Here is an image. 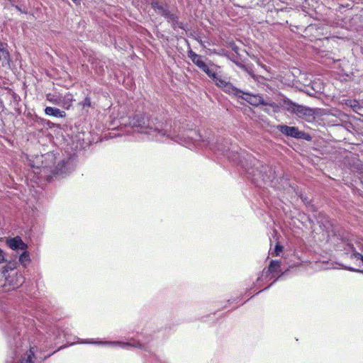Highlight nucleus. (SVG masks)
<instances>
[{"mask_svg":"<svg viewBox=\"0 0 363 363\" xmlns=\"http://www.w3.org/2000/svg\"><path fill=\"white\" fill-rule=\"evenodd\" d=\"M73 101V96L70 93H67L62 96L60 106L63 108L69 109L72 106Z\"/></svg>","mask_w":363,"mask_h":363,"instance_id":"obj_13","label":"nucleus"},{"mask_svg":"<svg viewBox=\"0 0 363 363\" xmlns=\"http://www.w3.org/2000/svg\"><path fill=\"white\" fill-rule=\"evenodd\" d=\"M67 173V169L66 167V164L65 162H60L55 168V170L52 172V175L50 176V179H60V176H63Z\"/></svg>","mask_w":363,"mask_h":363,"instance_id":"obj_10","label":"nucleus"},{"mask_svg":"<svg viewBox=\"0 0 363 363\" xmlns=\"http://www.w3.org/2000/svg\"><path fill=\"white\" fill-rule=\"evenodd\" d=\"M129 125L135 129V131L147 135L150 140L160 142L172 139L178 143L189 145L201 139V135L196 130L179 128L178 130L172 131L168 124L157 119H150L144 115H135L130 118Z\"/></svg>","mask_w":363,"mask_h":363,"instance_id":"obj_1","label":"nucleus"},{"mask_svg":"<svg viewBox=\"0 0 363 363\" xmlns=\"http://www.w3.org/2000/svg\"><path fill=\"white\" fill-rule=\"evenodd\" d=\"M279 267H280V262L277 260H272L270 262V264L269 267V271L272 273L276 272Z\"/></svg>","mask_w":363,"mask_h":363,"instance_id":"obj_18","label":"nucleus"},{"mask_svg":"<svg viewBox=\"0 0 363 363\" xmlns=\"http://www.w3.org/2000/svg\"><path fill=\"white\" fill-rule=\"evenodd\" d=\"M283 250V247L279 245H277L276 247H275V249H274V254L276 255V256H278L279 255V253L281 252H282Z\"/></svg>","mask_w":363,"mask_h":363,"instance_id":"obj_20","label":"nucleus"},{"mask_svg":"<svg viewBox=\"0 0 363 363\" xmlns=\"http://www.w3.org/2000/svg\"><path fill=\"white\" fill-rule=\"evenodd\" d=\"M214 83L220 87L225 92L234 96H240L241 90L235 87L227 79L217 76L213 80Z\"/></svg>","mask_w":363,"mask_h":363,"instance_id":"obj_6","label":"nucleus"},{"mask_svg":"<svg viewBox=\"0 0 363 363\" xmlns=\"http://www.w3.org/2000/svg\"><path fill=\"white\" fill-rule=\"evenodd\" d=\"M202 70L209 77L212 79L213 81L216 77L218 76L212 69H211L208 65H206L205 66V68H203Z\"/></svg>","mask_w":363,"mask_h":363,"instance_id":"obj_19","label":"nucleus"},{"mask_svg":"<svg viewBox=\"0 0 363 363\" xmlns=\"http://www.w3.org/2000/svg\"><path fill=\"white\" fill-rule=\"evenodd\" d=\"M350 271H357V272H361L359 269H355L354 268L349 267L348 268Z\"/></svg>","mask_w":363,"mask_h":363,"instance_id":"obj_25","label":"nucleus"},{"mask_svg":"<svg viewBox=\"0 0 363 363\" xmlns=\"http://www.w3.org/2000/svg\"><path fill=\"white\" fill-rule=\"evenodd\" d=\"M7 244L12 250H26L28 247L27 245L18 236L8 240Z\"/></svg>","mask_w":363,"mask_h":363,"instance_id":"obj_8","label":"nucleus"},{"mask_svg":"<svg viewBox=\"0 0 363 363\" xmlns=\"http://www.w3.org/2000/svg\"><path fill=\"white\" fill-rule=\"evenodd\" d=\"M287 110L296 114L299 118H304L308 121L314 118L315 111L312 108L291 101L287 104Z\"/></svg>","mask_w":363,"mask_h":363,"instance_id":"obj_4","label":"nucleus"},{"mask_svg":"<svg viewBox=\"0 0 363 363\" xmlns=\"http://www.w3.org/2000/svg\"><path fill=\"white\" fill-rule=\"evenodd\" d=\"M277 129L279 130L282 134L292 137L294 138H303L307 140L311 139V137L303 131H300L296 127L288 126L286 125H279Z\"/></svg>","mask_w":363,"mask_h":363,"instance_id":"obj_5","label":"nucleus"},{"mask_svg":"<svg viewBox=\"0 0 363 363\" xmlns=\"http://www.w3.org/2000/svg\"><path fill=\"white\" fill-rule=\"evenodd\" d=\"M236 96L245 100L250 104L255 106H257L259 105H264L267 106L264 109V111L267 113H269V109L268 107L272 108L274 113H278L279 111V106L278 104L272 101H265L262 96L259 94H251L248 92H244L241 91L240 96Z\"/></svg>","mask_w":363,"mask_h":363,"instance_id":"obj_2","label":"nucleus"},{"mask_svg":"<svg viewBox=\"0 0 363 363\" xmlns=\"http://www.w3.org/2000/svg\"><path fill=\"white\" fill-rule=\"evenodd\" d=\"M90 104H91V102H90L89 99L86 98V99H85V100H84V106H85V105H86V106H90Z\"/></svg>","mask_w":363,"mask_h":363,"instance_id":"obj_22","label":"nucleus"},{"mask_svg":"<svg viewBox=\"0 0 363 363\" xmlns=\"http://www.w3.org/2000/svg\"><path fill=\"white\" fill-rule=\"evenodd\" d=\"M82 343H86V344H97V345H106L108 347H121L122 348H126L128 347H135L138 348H142V345L140 342H137L135 344H132L130 342H108V341H91V340H85L82 342Z\"/></svg>","mask_w":363,"mask_h":363,"instance_id":"obj_7","label":"nucleus"},{"mask_svg":"<svg viewBox=\"0 0 363 363\" xmlns=\"http://www.w3.org/2000/svg\"><path fill=\"white\" fill-rule=\"evenodd\" d=\"M15 264H9L4 267L3 274L6 279V284L10 286L12 289H16L22 285L24 278L21 274L15 271Z\"/></svg>","mask_w":363,"mask_h":363,"instance_id":"obj_3","label":"nucleus"},{"mask_svg":"<svg viewBox=\"0 0 363 363\" xmlns=\"http://www.w3.org/2000/svg\"><path fill=\"white\" fill-rule=\"evenodd\" d=\"M19 262L23 266L26 267L30 262V256L28 252H24L19 257Z\"/></svg>","mask_w":363,"mask_h":363,"instance_id":"obj_17","label":"nucleus"},{"mask_svg":"<svg viewBox=\"0 0 363 363\" xmlns=\"http://www.w3.org/2000/svg\"><path fill=\"white\" fill-rule=\"evenodd\" d=\"M30 166H31L33 168H36V169H39V168H40V166H38V165L35 166V164H30Z\"/></svg>","mask_w":363,"mask_h":363,"instance_id":"obj_24","label":"nucleus"},{"mask_svg":"<svg viewBox=\"0 0 363 363\" xmlns=\"http://www.w3.org/2000/svg\"><path fill=\"white\" fill-rule=\"evenodd\" d=\"M187 55L191 60L194 64H195L201 69L205 68L206 64L203 61L202 57L201 55L193 52L191 50L188 51Z\"/></svg>","mask_w":363,"mask_h":363,"instance_id":"obj_9","label":"nucleus"},{"mask_svg":"<svg viewBox=\"0 0 363 363\" xmlns=\"http://www.w3.org/2000/svg\"><path fill=\"white\" fill-rule=\"evenodd\" d=\"M0 61L3 63H9V52L5 48L4 44L0 42Z\"/></svg>","mask_w":363,"mask_h":363,"instance_id":"obj_15","label":"nucleus"},{"mask_svg":"<svg viewBox=\"0 0 363 363\" xmlns=\"http://www.w3.org/2000/svg\"><path fill=\"white\" fill-rule=\"evenodd\" d=\"M62 96V95L59 93H54V94L50 93L46 95V99L50 103L60 106Z\"/></svg>","mask_w":363,"mask_h":363,"instance_id":"obj_14","label":"nucleus"},{"mask_svg":"<svg viewBox=\"0 0 363 363\" xmlns=\"http://www.w3.org/2000/svg\"><path fill=\"white\" fill-rule=\"evenodd\" d=\"M301 199L304 202L308 203V199L306 198L301 197Z\"/></svg>","mask_w":363,"mask_h":363,"instance_id":"obj_26","label":"nucleus"},{"mask_svg":"<svg viewBox=\"0 0 363 363\" xmlns=\"http://www.w3.org/2000/svg\"><path fill=\"white\" fill-rule=\"evenodd\" d=\"M360 252H357L354 247H352V252L350 255L351 259L354 260L359 263V266L363 265V245L359 246Z\"/></svg>","mask_w":363,"mask_h":363,"instance_id":"obj_11","label":"nucleus"},{"mask_svg":"<svg viewBox=\"0 0 363 363\" xmlns=\"http://www.w3.org/2000/svg\"><path fill=\"white\" fill-rule=\"evenodd\" d=\"M358 104V102L357 101H351L350 106L352 107H355Z\"/></svg>","mask_w":363,"mask_h":363,"instance_id":"obj_23","label":"nucleus"},{"mask_svg":"<svg viewBox=\"0 0 363 363\" xmlns=\"http://www.w3.org/2000/svg\"><path fill=\"white\" fill-rule=\"evenodd\" d=\"M5 261V254L4 251L0 248V264Z\"/></svg>","mask_w":363,"mask_h":363,"instance_id":"obj_21","label":"nucleus"},{"mask_svg":"<svg viewBox=\"0 0 363 363\" xmlns=\"http://www.w3.org/2000/svg\"><path fill=\"white\" fill-rule=\"evenodd\" d=\"M34 352L30 349L21 358L18 363H33Z\"/></svg>","mask_w":363,"mask_h":363,"instance_id":"obj_16","label":"nucleus"},{"mask_svg":"<svg viewBox=\"0 0 363 363\" xmlns=\"http://www.w3.org/2000/svg\"><path fill=\"white\" fill-rule=\"evenodd\" d=\"M41 157H42V156H41V157H37L36 158H37V160H40V159H41Z\"/></svg>","mask_w":363,"mask_h":363,"instance_id":"obj_27","label":"nucleus"},{"mask_svg":"<svg viewBox=\"0 0 363 363\" xmlns=\"http://www.w3.org/2000/svg\"><path fill=\"white\" fill-rule=\"evenodd\" d=\"M45 113L48 116H51L56 118H64L66 116V113L65 111L54 107H46L45 109Z\"/></svg>","mask_w":363,"mask_h":363,"instance_id":"obj_12","label":"nucleus"}]
</instances>
